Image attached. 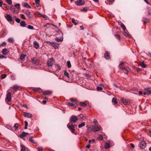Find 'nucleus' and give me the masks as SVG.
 Returning a JSON list of instances; mask_svg holds the SVG:
<instances>
[{
    "label": "nucleus",
    "mask_w": 151,
    "mask_h": 151,
    "mask_svg": "<svg viewBox=\"0 0 151 151\" xmlns=\"http://www.w3.org/2000/svg\"><path fill=\"white\" fill-rule=\"evenodd\" d=\"M104 147L105 149H108L110 147V145L108 143H106Z\"/></svg>",
    "instance_id": "473e14b6"
},
{
    "label": "nucleus",
    "mask_w": 151,
    "mask_h": 151,
    "mask_svg": "<svg viewBox=\"0 0 151 151\" xmlns=\"http://www.w3.org/2000/svg\"><path fill=\"white\" fill-rule=\"evenodd\" d=\"M29 134L28 133L26 132H23L20 135L19 137L20 138L23 139L24 140V139H23V138L26 136L27 134Z\"/></svg>",
    "instance_id": "ddd939ff"
},
{
    "label": "nucleus",
    "mask_w": 151,
    "mask_h": 151,
    "mask_svg": "<svg viewBox=\"0 0 151 151\" xmlns=\"http://www.w3.org/2000/svg\"><path fill=\"white\" fill-rule=\"evenodd\" d=\"M124 35L127 37H129V35L127 34V32H125L124 33Z\"/></svg>",
    "instance_id": "052dcab7"
},
{
    "label": "nucleus",
    "mask_w": 151,
    "mask_h": 151,
    "mask_svg": "<svg viewBox=\"0 0 151 151\" xmlns=\"http://www.w3.org/2000/svg\"><path fill=\"white\" fill-rule=\"evenodd\" d=\"M11 94L10 93L8 92L6 96V100L7 99L8 102H10L11 99Z\"/></svg>",
    "instance_id": "f8f14e48"
},
{
    "label": "nucleus",
    "mask_w": 151,
    "mask_h": 151,
    "mask_svg": "<svg viewBox=\"0 0 151 151\" xmlns=\"http://www.w3.org/2000/svg\"><path fill=\"white\" fill-rule=\"evenodd\" d=\"M70 101L72 102H76L77 101V100L76 99H74L73 98H71L70 99Z\"/></svg>",
    "instance_id": "6e6d98bb"
},
{
    "label": "nucleus",
    "mask_w": 151,
    "mask_h": 151,
    "mask_svg": "<svg viewBox=\"0 0 151 151\" xmlns=\"http://www.w3.org/2000/svg\"><path fill=\"white\" fill-rule=\"evenodd\" d=\"M24 13L26 14L27 15L29 18H32L33 17L31 13V12L28 10H27L25 11Z\"/></svg>",
    "instance_id": "9d476101"
},
{
    "label": "nucleus",
    "mask_w": 151,
    "mask_h": 151,
    "mask_svg": "<svg viewBox=\"0 0 151 151\" xmlns=\"http://www.w3.org/2000/svg\"><path fill=\"white\" fill-rule=\"evenodd\" d=\"M70 122H73L74 123H76L78 120V119L77 117L74 116H72L70 118Z\"/></svg>",
    "instance_id": "423d86ee"
},
{
    "label": "nucleus",
    "mask_w": 151,
    "mask_h": 151,
    "mask_svg": "<svg viewBox=\"0 0 151 151\" xmlns=\"http://www.w3.org/2000/svg\"><path fill=\"white\" fill-rule=\"evenodd\" d=\"M37 149L38 151H42V148L41 147H38Z\"/></svg>",
    "instance_id": "5fc2aeb1"
},
{
    "label": "nucleus",
    "mask_w": 151,
    "mask_h": 151,
    "mask_svg": "<svg viewBox=\"0 0 151 151\" xmlns=\"http://www.w3.org/2000/svg\"><path fill=\"white\" fill-rule=\"evenodd\" d=\"M21 147V149L20 151H25L26 149V148L25 146L22 144H21L20 145Z\"/></svg>",
    "instance_id": "a878e982"
},
{
    "label": "nucleus",
    "mask_w": 151,
    "mask_h": 151,
    "mask_svg": "<svg viewBox=\"0 0 151 151\" xmlns=\"http://www.w3.org/2000/svg\"><path fill=\"white\" fill-rule=\"evenodd\" d=\"M33 45L34 47L36 49H38L39 47V44L36 41H35L33 42Z\"/></svg>",
    "instance_id": "a211bd4d"
},
{
    "label": "nucleus",
    "mask_w": 151,
    "mask_h": 151,
    "mask_svg": "<svg viewBox=\"0 0 151 151\" xmlns=\"http://www.w3.org/2000/svg\"><path fill=\"white\" fill-rule=\"evenodd\" d=\"M112 102L114 104H117L118 103V102L117 101L116 98L115 97H114L112 99Z\"/></svg>",
    "instance_id": "5701e85b"
},
{
    "label": "nucleus",
    "mask_w": 151,
    "mask_h": 151,
    "mask_svg": "<svg viewBox=\"0 0 151 151\" xmlns=\"http://www.w3.org/2000/svg\"><path fill=\"white\" fill-rule=\"evenodd\" d=\"M9 52V50L6 48H5L2 50V52L3 55H6Z\"/></svg>",
    "instance_id": "4468645a"
},
{
    "label": "nucleus",
    "mask_w": 151,
    "mask_h": 151,
    "mask_svg": "<svg viewBox=\"0 0 151 151\" xmlns=\"http://www.w3.org/2000/svg\"><path fill=\"white\" fill-rule=\"evenodd\" d=\"M5 18L8 22H13L12 17L9 14H7L5 16Z\"/></svg>",
    "instance_id": "6e6552de"
},
{
    "label": "nucleus",
    "mask_w": 151,
    "mask_h": 151,
    "mask_svg": "<svg viewBox=\"0 0 151 151\" xmlns=\"http://www.w3.org/2000/svg\"><path fill=\"white\" fill-rule=\"evenodd\" d=\"M6 74H3L1 75V79H3L5 78L6 77Z\"/></svg>",
    "instance_id": "79ce46f5"
},
{
    "label": "nucleus",
    "mask_w": 151,
    "mask_h": 151,
    "mask_svg": "<svg viewBox=\"0 0 151 151\" xmlns=\"http://www.w3.org/2000/svg\"><path fill=\"white\" fill-rule=\"evenodd\" d=\"M104 58L106 59H109L110 58V55L108 51H106L104 54Z\"/></svg>",
    "instance_id": "f3484780"
},
{
    "label": "nucleus",
    "mask_w": 151,
    "mask_h": 151,
    "mask_svg": "<svg viewBox=\"0 0 151 151\" xmlns=\"http://www.w3.org/2000/svg\"><path fill=\"white\" fill-rule=\"evenodd\" d=\"M96 89L98 91H100L102 90V88L101 87L98 86Z\"/></svg>",
    "instance_id": "8fccbe9b"
},
{
    "label": "nucleus",
    "mask_w": 151,
    "mask_h": 151,
    "mask_svg": "<svg viewBox=\"0 0 151 151\" xmlns=\"http://www.w3.org/2000/svg\"><path fill=\"white\" fill-rule=\"evenodd\" d=\"M32 138H33V137H29V141L30 142H32V143H33L34 144H36V143L35 141L34 140H33V139H32Z\"/></svg>",
    "instance_id": "c85d7f7f"
},
{
    "label": "nucleus",
    "mask_w": 151,
    "mask_h": 151,
    "mask_svg": "<svg viewBox=\"0 0 151 151\" xmlns=\"http://www.w3.org/2000/svg\"><path fill=\"white\" fill-rule=\"evenodd\" d=\"M20 25L22 27H24L26 26V24L24 21H22L20 22Z\"/></svg>",
    "instance_id": "bb28decb"
},
{
    "label": "nucleus",
    "mask_w": 151,
    "mask_h": 151,
    "mask_svg": "<svg viewBox=\"0 0 151 151\" xmlns=\"http://www.w3.org/2000/svg\"><path fill=\"white\" fill-rule=\"evenodd\" d=\"M5 57L4 55L0 54V58H5Z\"/></svg>",
    "instance_id": "0e129e2a"
},
{
    "label": "nucleus",
    "mask_w": 151,
    "mask_h": 151,
    "mask_svg": "<svg viewBox=\"0 0 151 151\" xmlns=\"http://www.w3.org/2000/svg\"><path fill=\"white\" fill-rule=\"evenodd\" d=\"M47 43H50L51 45H52V46L55 49H56L58 48V45L56 43H54L53 42L52 43H50L49 42H47Z\"/></svg>",
    "instance_id": "412c9836"
},
{
    "label": "nucleus",
    "mask_w": 151,
    "mask_h": 151,
    "mask_svg": "<svg viewBox=\"0 0 151 151\" xmlns=\"http://www.w3.org/2000/svg\"><path fill=\"white\" fill-rule=\"evenodd\" d=\"M10 10L12 11H13L14 12H15V8L13 5H12L10 7Z\"/></svg>",
    "instance_id": "58836bf2"
},
{
    "label": "nucleus",
    "mask_w": 151,
    "mask_h": 151,
    "mask_svg": "<svg viewBox=\"0 0 151 151\" xmlns=\"http://www.w3.org/2000/svg\"><path fill=\"white\" fill-rule=\"evenodd\" d=\"M121 100L123 103L125 105H128L130 104V102L128 100L121 99Z\"/></svg>",
    "instance_id": "1a4fd4ad"
},
{
    "label": "nucleus",
    "mask_w": 151,
    "mask_h": 151,
    "mask_svg": "<svg viewBox=\"0 0 151 151\" xmlns=\"http://www.w3.org/2000/svg\"><path fill=\"white\" fill-rule=\"evenodd\" d=\"M85 125V122H83L81 124H80L78 125V127L79 128H80L84 126Z\"/></svg>",
    "instance_id": "f704fd0d"
},
{
    "label": "nucleus",
    "mask_w": 151,
    "mask_h": 151,
    "mask_svg": "<svg viewBox=\"0 0 151 151\" xmlns=\"http://www.w3.org/2000/svg\"><path fill=\"white\" fill-rule=\"evenodd\" d=\"M134 68H135L136 69L137 72H139L141 70V69L139 68H136L135 67H134Z\"/></svg>",
    "instance_id": "e2e57ef3"
},
{
    "label": "nucleus",
    "mask_w": 151,
    "mask_h": 151,
    "mask_svg": "<svg viewBox=\"0 0 151 151\" xmlns=\"http://www.w3.org/2000/svg\"><path fill=\"white\" fill-rule=\"evenodd\" d=\"M32 62L33 64L36 65H38L39 64V62L38 59L36 58H34L32 59Z\"/></svg>",
    "instance_id": "20e7f679"
},
{
    "label": "nucleus",
    "mask_w": 151,
    "mask_h": 151,
    "mask_svg": "<svg viewBox=\"0 0 151 151\" xmlns=\"http://www.w3.org/2000/svg\"><path fill=\"white\" fill-rule=\"evenodd\" d=\"M18 123H16L14 124V127L15 128V130H17L18 128Z\"/></svg>",
    "instance_id": "a19ab883"
},
{
    "label": "nucleus",
    "mask_w": 151,
    "mask_h": 151,
    "mask_svg": "<svg viewBox=\"0 0 151 151\" xmlns=\"http://www.w3.org/2000/svg\"><path fill=\"white\" fill-rule=\"evenodd\" d=\"M47 63L48 66L50 67L52 66L53 64V58H50L48 60Z\"/></svg>",
    "instance_id": "0eeeda50"
},
{
    "label": "nucleus",
    "mask_w": 151,
    "mask_h": 151,
    "mask_svg": "<svg viewBox=\"0 0 151 151\" xmlns=\"http://www.w3.org/2000/svg\"><path fill=\"white\" fill-rule=\"evenodd\" d=\"M22 5L24 7L30 9L31 8V6L27 3L24 2L22 4Z\"/></svg>",
    "instance_id": "6ab92c4d"
},
{
    "label": "nucleus",
    "mask_w": 151,
    "mask_h": 151,
    "mask_svg": "<svg viewBox=\"0 0 151 151\" xmlns=\"http://www.w3.org/2000/svg\"><path fill=\"white\" fill-rule=\"evenodd\" d=\"M124 63L123 62H121L119 65V67L121 66L122 65H123L124 64Z\"/></svg>",
    "instance_id": "680f3d73"
},
{
    "label": "nucleus",
    "mask_w": 151,
    "mask_h": 151,
    "mask_svg": "<svg viewBox=\"0 0 151 151\" xmlns=\"http://www.w3.org/2000/svg\"><path fill=\"white\" fill-rule=\"evenodd\" d=\"M114 36L118 40H120V36L118 34H115Z\"/></svg>",
    "instance_id": "e433bc0d"
},
{
    "label": "nucleus",
    "mask_w": 151,
    "mask_h": 151,
    "mask_svg": "<svg viewBox=\"0 0 151 151\" xmlns=\"http://www.w3.org/2000/svg\"><path fill=\"white\" fill-rule=\"evenodd\" d=\"M15 21L18 23H19L20 22V19L18 18H16Z\"/></svg>",
    "instance_id": "09e8293b"
},
{
    "label": "nucleus",
    "mask_w": 151,
    "mask_h": 151,
    "mask_svg": "<svg viewBox=\"0 0 151 151\" xmlns=\"http://www.w3.org/2000/svg\"><path fill=\"white\" fill-rule=\"evenodd\" d=\"M35 14L36 15H41V14L39 12H36L35 13Z\"/></svg>",
    "instance_id": "13d9d810"
},
{
    "label": "nucleus",
    "mask_w": 151,
    "mask_h": 151,
    "mask_svg": "<svg viewBox=\"0 0 151 151\" xmlns=\"http://www.w3.org/2000/svg\"><path fill=\"white\" fill-rule=\"evenodd\" d=\"M144 63L145 62L144 61L140 63L139 65L142 68H145L146 67L147 65L145 64Z\"/></svg>",
    "instance_id": "4be33fe9"
},
{
    "label": "nucleus",
    "mask_w": 151,
    "mask_h": 151,
    "mask_svg": "<svg viewBox=\"0 0 151 151\" xmlns=\"http://www.w3.org/2000/svg\"><path fill=\"white\" fill-rule=\"evenodd\" d=\"M98 138L100 140H101L103 139V136L101 135H99V137Z\"/></svg>",
    "instance_id": "864d4df0"
},
{
    "label": "nucleus",
    "mask_w": 151,
    "mask_h": 151,
    "mask_svg": "<svg viewBox=\"0 0 151 151\" xmlns=\"http://www.w3.org/2000/svg\"><path fill=\"white\" fill-rule=\"evenodd\" d=\"M75 4L78 6H81L84 5L85 2L84 1H82L78 2V1H76Z\"/></svg>",
    "instance_id": "dca6fc26"
},
{
    "label": "nucleus",
    "mask_w": 151,
    "mask_h": 151,
    "mask_svg": "<svg viewBox=\"0 0 151 151\" xmlns=\"http://www.w3.org/2000/svg\"><path fill=\"white\" fill-rule=\"evenodd\" d=\"M121 26L122 28L125 31V30H126V27L125 25L123 23H122L121 24Z\"/></svg>",
    "instance_id": "c9c22d12"
},
{
    "label": "nucleus",
    "mask_w": 151,
    "mask_h": 151,
    "mask_svg": "<svg viewBox=\"0 0 151 151\" xmlns=\"http://www.w3.org/2000/svg\"><path fill=\"white\" fill-rule=\"evenodd\" d=\"M8 41L9 42L13 43L14 42V40L12 38H9L8 39Z\"/></svg>",
    "instance_id": "72a5a7b5"
},
{
    "label": "nucleus",
    "mask_w": 151,
    "mask_h": 151,
    "mask_svg": "<svg viewBox=\"0 0 151 151\" xmlns=\"http://www.w3.org/2000/svg\"><path fill=\"white\" fill-rule=\"evenodd\" d=\"M6 2L9 5L11 4H12V0H5Z\"/></svg>",
    "instance_id": "a18cd8bd"
},
{
    "label": "nucleus",
    "mask_w": 151,
    "mask_h": 151,
    "mask_svg": "<svg viewBox=\"0 0 151 151\" xmlns=\"http://www.w3.org/2000/svg\"><path fill=\"white\" fill-rule=\"evenodd\" d=\"M130 145H131V147L132 148H134V145L133 144H132V143H131V144H130Z\"/></svg>",
    "instance_id": "774afa93"
},
{
    "label": "nucleus",
    "mask_w": 151,
    "mask_h": 151,
    "mask_svg": "<svg viewBox=\"0 0 151 151\" xmlns=\"http://www.w3.org/2000/svg\"><path fill=\"white\" fill-rule=\"evenodd\" d=\"M20 87L17 86H14L13 87V89L14 90H19Z\"/></svg>",
    "instance_id": "4c0bfd02"
},
{
    "label": "nucleus",
    "mask_w": 151,
    "mask_h": 151,
    "mask_svg": "<svg viewBox=\"0 0 151 151\" xmlns=\"http://www.w3.org/2000/svg\"><path fill=\"white\" fill-rule=\"evenodd\" d=\"M145 91L143 94L144 95H149L151 93V88H148L145 89Z\"/></svg>",
    "instance_id": "7ed1b4c3"
},
{
    "label": "nucleus",
    "mask_w": 151,
    "mask_h": 151,
    "mask_svg": "<svg viewBox=\"0 0 151 151\" xmlns=\"http://www.w3.org/2000/svg\"><path fill=\"white\" fill-rule=\"evenodd\" d=\"M41 16L44 18H46L47 17V16L45 15L41 14Z\"/></svg>",
    "instance_id": "69168bd1"
},
{
    "label": "nucleus",
    "mask_w": 151,
    "mask_h": 151,
    "mask_svg": "<svg viewBox=\"0 0 151 151\" xmlns=\"http://www.w3.org/2000/svg\"><path fill=\"white\" fill-rule=\"evenodd\" d=\"M88 8V7L84 8L83 9H81V11H84L85 12H86L87 11Z\"/></svg>",
    "instance_id": "37998d69"
},
{
    "label": "nucleus",
    "mask_w": 151,
    "mask_h": 151,
    "mask_svg": "<svg viewBox=\"0 0 151 151\" xmlns=\"http://www.w3.org/2000/svg\"><path fill=\"white\" fill-rule=\"evenodd\" d=\"M70 122L69 124H68L67 125V127L70 129L71 130V132L72 133H73L74 132L75 130L74 129L75 126H74L73 124H70Z\"/></svg>",
    "instance_id": "f03ea898"
},
{
    "label": "nucleus",
    "mask_w": 151,
    "mask_h": 151,
    "mask_svg": "<svg viewBox=\"0 0 151 151\" xmlns=\"http://www.w3.org/2000/svg\"><path fill=\"white\" fill-rule=\"evenodd\" d=\"M21 18L24 19H26V18L25 17L24 15L23 14H21Z\"/></svg>",
    "instance_id": "603ef678"
},
{
    "label": "nucleus",
    "mask_w": 151,
    "mask_h": 151,
    "mask_svg": "<svg viewBox=\"0 0 151 151\" xmlns=\"http://www.w3.org/2000/svg\"><path fill=\"white\" fill-rule=\"evenodd\" d=\"M64 75L65 76L69 78V73L65 70L64 71Z\"/></svg>",
    "instance_id": "c756f323"
},
{
    "label": "nucleus",
    "mask_w": 151,
    "mask_h": 151,
    "mask_svg": "<svg viewBox=\"0 0 151 151\" xmlns=\"http://www.w3.org/2000/svg\"><path fill=\"white\" fill-rule=\"evenodd\" d=\"M24 123H25V126H28V122H27V121H24Z\"/></svg>",
    "instance_id": "338daca9"
},
{
    "label": "nucleus",
    "mask_w": 151,
    "mask_h": 151,
    "mask_svg": "<svg viewBox=\"0 0 151 151\" xmlns=\"http://www.w3.org/2000/svg\"><path fill=\"white\" fill-rule=\"evenodd\" d=\"M75 19H72V22L75 25H76L77 24L76 22H75Z\"/></svg>",
    "instance_id": "3c124183"
},
{
    "label": "nucleus",
    "mask_w": 151,
    "mask_h": 151,
    "mask_svg": "<svg viewBox=\"0 0 151 151\" xmlns=\"http://www.w3.org/2000/svg\"><path fill=\"white\" fill-rule=\"evenodd\" d=\"M6 43H5V42H3L0 45V46H5V45H6Z\"/></svg>",
    "instance_id": "bf43d9fd"
},
{
    "label": "nucleus",
    "mask_w": 151,
    "mask_h": 151,
    "mask_svg": "<svg viewBox=\"0 0 151 151\" xmlns=\"http://www.w3.org/2000/svg\"><path fill=\"white\" fill-rule=\"evenodd\" d=\"M43 94L45 95H49L51 94V92L49 91H46L42 92Z\"/></svg>",
    "instance_id": "b1692460"
},
{
    "label": "nucleus",
    "mask_w": 151,
    "mask_h": 151,
    "mask_svg": "<svg viewBox=\"0 0 151 151\" xmlns=\"http://www.w3.org/2000/svg\"><path fill=\"white\" fill-rule=\"evenodd\" d=\"M138 145L141 149H143L146 147V143L144 141H142L140 142Z\"/></svg>",
    "instance_id": "39448f33"
},
{
    "label": "nucleus",
    "mask_w": 151,
    "mask_h": 151,
    "mask_svg": "<svg viewBox=\"0 0 151 151\" xmlns=\"http://www.w3.org/2000/svg\"><path fill=\"white\" fill-rule=\"evenodd\" d=\"M20 5L19 4H16L14 6V7H16L18 9L20 8Z\"/></svg>",
    "instance_id": "de8ad7c7"
},
{
    "label": "nucleus",
    "mask_w": 151,
    "mask_h": 151,
    "mask_svg": "<svg viewBox=\"0 0 151 151\" xmlns=\"http://www.w3.org/2000/svg\"><path fill=\"white\" fill-rule=\"evenodd\" d=\"M100 126L99 125H95V126H92L91 128L93 131L95 132H97L99 131L100 129Z\"/></svg>",
    "instance_id": "f257e3e1"
},
{
    "label": "nucleus",
    "mask_w": 151,
    "mask_h": 151,
    "mask_svg": "<svg viewBox=\"0 0 151 151\" xmlns=\"http://www.w3.org/2000/svg\"><path fill=\"white\" fill-rule=\"evenodd\" d=\"M142 21L144 22V24H146L150 22V19L146 17H144L142 18Z\"/></svg>",
    "instance_id": "2eb2a0df"
},
{
    "label": "nucleus",
    "mask_w": 151,
    "mask_h": 151,
    "mask_svg": "<svg viewBox=\"0 0 151 151\" xmlns=\"http://www.w3.org/2000/svg\"><path fill=\"white\" fill-rule=\"evenodd\" d=\"M23 115L24 117H27L29 118H30L32 117V115L31 113L26 112H23Z\"/></svg>",
    "instance_id": "9b49d317"
},
{
    "label": "nucleus",
    "mask_w": 151,
    "mask_h": 151,
    "mask_svg": "<svg viewBox=\"0 0 151 151\" xmlns=\"http://www.w3.org/2000/svg\"><path fill=\"white\" fill-rule=\"evenodd\" d=\"M11 77L12 80H14L15 79V77L14 76H13V75H11Z\"/></svg>",
    "instance_id": "4d7b16f0"
},
{
    "label": "nucleus",
    "mask_w": 151,
    "mask_h": 151,
    "mask_svg": "<svg viewBox=\"0 0 151 151\" xmlns=\"http://www.w3.org/2000/svg\"><path fill=\"white\" fill-rule=\"evenodd\" d=\"M68 104L69 106L72 107H74L75 106V105L74 104L70 102H68Z\"/></svg>",
    "instance_id": "49530a36"
},
{
    "label": "nucleus",
    "mask_w": 151,
    "mask_h": 151,
    "mask_svg": "<svg viewBox=\"0 0 151 151\" xmlns=\"http://www.w3.org/2000/svg\"><path fill=\"white\" fill-rule=\"evenodd\" d=\"M33 90L35 91L38 92H41L42 91V89L40 88H34Z\"/></svg>",
    "instance_id": "aec40b11"
},
{
    "label": "nucleus",
    "mask_w": 151,
    "mask_h": 151,
    "mask_svg": "<svg viewBox=\"0 0 151 151\" xmlns=\"http://www.w3.org/2000/svg\"><path fill=\"white\" fill-rule=\"evenodd\" d=\"M55 40L57 42H61L63 41V39L62 38H59L58 37H56L55 38Z\"/></svg>",
    "instance_id": "2f4dec72"
},
{
    "label": "nucleus",
    "mask_w": 151,
    "mask_h": 151,
    "mask_svg": "<svg viewBox=\"0 0 151 151\" xmlns=\"http://www.w3.org/2000/svg\"><path fill=\"white\" fill-rule=\"evenodd\" d=\"M79 104L81 106L84 107H85L87 105V104H86L85 102H80L79 103Z\"/></svg>",
    "instance_id": "cd10ccee"
},
{
    "label": "nucleus",
    "mask_w": 151,
    "mask_h": 151,
    "mask_svg": "<svg viewBox=\"0 0 151 151\" xmlns=\"http://www.w3.org/2000/svg\"><path fill=\"white\" fill-rule=\"evenodd\" d=\"M67 65L68 67V68H70L71 67V65L70 62L69 61H68L67 62Z\"/></svg>",
    "instance_id": "ea45409f"
},
{
    "label": "nucleus",
    "mask_w": 151,
    "mask_h": 151,
    "mask_svg": "<svg viewBox=\"0 0 151 151\" xmlns=\"http://www.w3.org/2000/svg\"><path fill=\"white\" fill-rule=\"evenodd\" d=\"M82 120H84L86 119V116H83L82 114H81L78 116Z\"/></svg>",
    "instance_id": "393cba45"
},
{
    "label": "nucleus",
    "mask_w": 151,
    "mask_h": 151,
    "mask_svg": "<svg viewBox=\"0 0 151 151\" xmlns=\"http://www.w3.org/2000/svg\"><path fill=\"white\" fill-rule=\"evenodd\" d=\"M27 28L28 29H34V27L31 25H29L28 26Z\"/></svg>",
    "instance_id": "c03bdc74"
},
{
    "label": "nucleus",
    "mask_w": 151,
    "mask_h": 151,
    "mask_svg": "<svg viewBox=\"0 0 151 151\" xmlns=\"http://www.w3.org/2000/svg\"><path fill=\"white\" fill-rule=\"evenodd\" d=\"M25 55L23 54H22L20 56V59L21 60L24 61V58L25 57Z\"/></svg>",
    "instance_id": "7c9ffc66"
}]
</instances>
